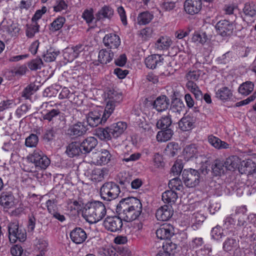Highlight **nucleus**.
<instances>
[{"mask_svg":"<svg viewBox=\"0 0 256 256\" xmlns=\"http://www.w3.org/2000/svg\"><path fill=\"white\" fill-rule=\"evenodd\" d=\"M142 206L140 200L134 197L122 199L116 208L117 214L127 222L138 218L142 212Z\"/></svg>","mask_w":256,"mask_h":256,"instance_id":"f257e3e1","label":"nucleus"},{"mask_svg":"<svg viewBox=\"0 0 256 256\" xmlns=\"http://www.w3.org/2000/svg\"><path fill=\"white\" fill-rule=\"evenodd\" d=\"M108 93V100L104 111L94 110L90 112L86 116V122L91 127H96L104 124L113 112L118 102V96L114 93Z\"/></svg>","mask_w":256,"mask_h":256,"instance_id":"f03ea898","label":"nucleus"},{"mask_svg":"<svg viewBox=\"0 0 256 256\" xmlns=\"http://www.w3.org/2000/svg\"><path fill=\"white\" fill-rule=\"evenodd\" d=\"M28 164L24 166V170L36 172L46 170L50 163V160L40 150H36L27 156Z\"/></svg>","mask_w":256,"mask_h":256,"instance_id":"7ed1b4c3","label":"nucleus"},{"mask_svg":"<svg viewBox=\"0 0 256 256\" xmlns=\"http://www.w3.org/2000/svg\"><path fill=\"white\" fill-rule=\"evenodd\" d=\"M84 216L90 223H96L106 215V210L104 204L100 201H94L86 204Z\"/></svg>","mask_w":256,"mask_h":256,"instance_id":"20e7f679","label":"nucleus"},{"mask_svg":"<svg viewBox=\"0 0 256 256\" xmlns=\"http://www.w3.org/2000/svg\"><path fill=\"white\" fill-rule=\"evenodd\" d=\"M120 192L119 186L112 182H105L100 189L101 198L104 200L108 201L117 198Z\"/></svg>","mask_w":256,"mask_h":256,"instance_id":"39448f33","label":"nucleus"},{"mask_svg":"<svg viewBox=\"0 0 256 256\" xmlns=\"http://www.w3.org/2000/svg\"><path fill=\"white\" fill-rule=\"evenodd\" d=\"M9 240L11 242L14 243L18 240L24 242L26 240V234L24 229L20 228L17 222H11L8 226Z\"/></svg>","mask_w":256,"mask_h":256,"instance_id":"423d86ee","label":"nucleus"},{"mask_svg":"<svg viewBox=\"0 0 256 256\" xmlns=\"http://www.w3.org/2000/svg\"><path fill=\"white\" fill-rule=\"evenodd\" d=\"M200 174L196 170L184 169L182 173V179L184 184L188 188H193L198 184Z\"/></svg>","mask_w":256,"mask_h":256,"instance_id":"0eeeda50","label":"nucleus"},{"mask_svg":"<svg viewBox=\"0 0 256 256\" xmlns=\"http://www.w3.org/2000/svg\"><path fill=\"white\" fill-rule=\"evenodd\" d=\"M122 218L120 216H107L104 221L105 228L112 232L120 230L122 226Z\"/></svg>","mask_w":256,"mask_h":256,"instance_id":"6e6552de","label":"nucleus"},{"mask_svg":"<svg viewBox=\"0 0 256 256\" xmlns=\"http://www.w3.org/2000/svg\"><path fill=\"white\" fill-rule=\"evenodd\" d=\"M215 28L218 33L224 37L230 36L234 30V26L232 22L226 20L218 21Z\"/></svg>","mask_w":256,"mask_h":256,"instance_id":"1a4fd4ad","label":"nucleus"},{"mask_svg":"<svg viewBox=\"0 0 256 256\" xmlns=\"http://www.w3.org/2000/svg\"><path fill=\"white\" fill-rule=\"evenodd\" d=\"M42 118L50 122L52 126H57L61 122V112L58 108L46 110L45 114H42Z\"/></svg>","mask_w":256,"mask_h":256,"instance_id":"9d476101","label":"nucleus"},{"mask_svg":"<svg viewBox=\"0 0 256 256\" xmlns=\"http://www.w3.org/2000/svg\"><path fill=\"white\" fill-rule=\"evenodd\" d=\"M184 155L185 159L188 160L192 158H197L198 156L204 157L207 159L210 158V154L208 153L202 154L200 152L195 144H190L186 146L184 150Z\"/></svg>","mask_w":256,"mask_h":256,"instance_id":"9b49d317","label":"nucleus"},{"mask_svg":"<svg viewBox=\"0 0 256 256\" xmlns=\"http://www.w3.org/2000/svg\"><path fill=\"white\" fill-rule=\"evenodd\" d=\"M156 233V236L160 240H169L174 234V228L170 224H164L160 226Z\"/></svg>","mask_w":256,"mask_h":256,"instance_id":"f8f14e48","label":"nucleus"},{"mask_svg":"<svg viewBox=\"0 0 256 256\" xmlns=\"http://www.w3.org/2000/svg\"><path fill=\"white\" fill-rule=\"evenodd\" d=\"M202 8L201 0H186L184 3V8L186 13L193 15L198 14Z\"/></svg>","mask_w":256,"mask_h":256,"instance_id":"ddd939ff","label":"nucleus"},{"mask_svg":"<svg viewBox=\"0 0 256 256\" xmlns=\"http://www.w3.org/2000/svg\"><path fill=\"white\" fill-rule=\"evenodd\" d=\"M185 108L183 102L179 98H175L172 100V104L168 114L170 116H175L179 118L180 114Z\"/></svg>","mask_w":256,"mask_h":256,"instance_id":"4468645a","label":"nucleus"},{"mask_svg":"<svg viewBox=\"0 0 256 256\" xmlns=\"http://www.w3.org/2000/svg\"><path fill=\"white\" fill-rule=\"evenodd\" d=\"M103 43L104 46L108 48H117L120 44V39L119 36L115 34H108L104 36Z\"/></svg>","mask_w":256,"mask_h":256,"instance_id":"2eb2a0df","label":"nucleus"},{"mask_svg":"<svg viewBox=\"0 0 256 256\" xmlns=\"http://www.w3.org/2000/svg\"><path fill=\"white\" fill-rule=\"evenodd\" d=\"M87 131L84 123L78 122L70 126L68 130V134L74 138L84 135Z\"/></svg>","mask_w":256,"mask_h":256,"instance_id":"dca6fc26","label":"nucleus"},{"mask_svg":"<svg viewBox=\"0 0 256 256\" xmlns=\"http://www.w3.org/2000/svg\"><path fill=\"white\" fill-rule=\"evenodd\" d=\"M173 214L172 208L170 206L164 205L158 208L156 213L158 220L166 221L168 220Z\"/></svg>","mask_w":256,"mask_h":256,"instance_id":"f3484780","label":"nucleus"},{"mask_svg":"<svg viewBox=\"0 0 256 256\" xmlns=\"http://www.w3.org/2000/svg\"><path fill=\"white\" fill-rule=\"evenodd\" d=\"M71 240L76 244L84 242L87 238L86 232L81 228H76L70 233Z\"/></svg>","mask_w":256,"mask_h":256,"instance_id":"a211bd4d","label":"nucleus"},{"mask_svg":"<svg viewBox=\"0 0 256 256\" xmlns=\"http://www.w3.org/2000/svg\"><path fill=\"white\" fill-rule=\"evenodd\" d=\"M126 128L127 124L124 122H119L113 124L109 127V132L111 134L112 138H116L120 136Z\"/></svg>","mask_w":256,"mask_h":256,"instance_id":"6ab92c4d","label":"nucleus"},{"mask_svg":"<svg viewBox=\"0 0 256 256\" xmlns=\"http://www.w3.org/2000/svg\"><path fill=\"white\" fill-rule=\"evenodd\" d=\"M196 118L190 114L184 116L178 122L180 128L182 131H188L194 127Z\"/></svg>","mask_w":256,"mask_h":256,"instance_id":"aec40b11","label":"nucleus"},{"mask_svg":"<svg viewBox=\"0 0 256 256\" xmlns=\"http://www.w3.org/2000/svg\"><path fill=\"white\" fill-rule=\"evenodd\" d=\"M153 107L158 112H162L168 108L170 106V100L168 98L162 95L158 96L153 102Z\"/></svg>","mask_w":256,"mask_h":256,"instance_id":"412c9836","label":"nucleus"},{"mask_svg":"<svg viewBox=\"0 0 256 256\" xmlns=\"http://www.w3.org/2000/svg\"><path fill=\"white\" fill-rule=\"evenodd\" d=\"M84 49V45L78 44L75 46L68 48L65 50L64 56L65 58H68L69 60H72L76 58L79 54Z\"/></svg>","mask_w":256,"mask_h":256,"instance_id":"4be33fe9","label":"nucleus"},{"mask_svg":"<svg viewBox=\"0 0 256 256\" xmlns=\"http://www.w3.org/2000/svg\"><path fill=\"white\" fill-rule=\"evenodd\" d=\"M0 204L4 208H10L14 204V197L12 192H3L0 195Z\"/></svg>","mask_w":256,"mask_h":256,"instance_id":"5701e85b","label":"nucleus"},{"mask_svg":"<svg viewBox=\"0 0 256 256\" xmlns=\"http://www.w3.org/2000/svg\"><path fill=\"white\" fill-rule=\"evenodd\" d=\"M84 154L90 153L97 145L98 140L93 136L88 137L80 143Z\"/></svg>","mask_w":256,"mask_h":256,"instance_id":"b1692460","label":"nucleus"},{"mask_svg":"<svg viewBox=\"0 0 256 256\" xmlns=\"http://www.w3.org/2000/svg\"><path fill=\"white\" fill-rule=\"evenodd\" d=\"M66 152L70 158L84 154L80 144L77 142H73L68 144L66 146Z\"/></svg>","mask_w":256,"mask_h":256,"instance_id":"393cba45","label":"nucleus"},{"mask_svg":"<svg viewBox=\"0 0 256 256\" xmlns=\"http://www.w3.org/2000/svg\"><path fill=\"white\" fill-rule=\"evenodd\" d=\"M0 29L6 31L12 36H16L18 33L20 28L16 23H14L12 21L6 22V24L4 21L2 22L0 24Z\"/></svg>","mask_w":256,"mask_h":256,"instance_id":"a878e982","label":"nucleus"},{"mask_svg":"<svg viewBox=\"0 0 256 256\" xmlns=\"http://www.w3.org/2000/svg\"><path fill=\"white\" fill-rule=\"evenodd\" d=\"M208 141L212 146L217 150L227 149L230 147L228 144L222 141L220 138L212 134L208 136Z\"/></svg>","mask_w":256,"mask_h":256,"instance_id":"bb28decb","label":"nucleus"},{"mask_svg":"<svg viewBox=\"0 0 256 256\" xmlns=\"http://www.w3.org/2000/svg\"><path fill=\"white\" fill-rule=\"evenodd\" d=\"M129 147L128 146H126L125 147V149L123 150V153L122 154V162H134L138 160L141 157V154L140 152H132L131 149L130 150Z\"/></svg>","mask_w":256,"mask_h":256,"instance_id":"cd10ccee","label":"nucleus"},{"mask_svg":"<svg viewBox=\"0 0 256 256\" xmlns=\"http://www.w3.org/2000/svg\"><path fill=\"white\" fill-rule=\"evenodd\" d=\"M163 58L158 54L149 56L145 59V64L147 68L154 69L157 66H160L162 62Z\"/></svg>","mask_w":256,"mask_h":256,"instance_id":"c85d7f7f","label":"nucleus"},{"mask_svg":"<svg viewBox=\"0 0 256 256\" xmlns=\"http://www.w3.org/2000/svg\"><path fill=\"white\" fill-rule=\"evenodd\" d=\"M114 52L110 50L102 49L98 53V60L102 64H107L114 58Z\"/></svg>","mask_w":256,"mask_h":256,"instance_id":"c756f323","label":"nucleus"},{"mask_svg":"<svg viewBox=\"0 0 256 256\" xmlns=\"http://www.w3.org/2000/svg\"><path fill=\"white\" fill-rule=\"evenodd\" d=\"M162 196L163 202L170 206L176 202L178 198L177 193L171 190L163 192Z\"/></svg>","mask_w":256,"mask_h":256,"instance_id":"7c9ffc66","label":"nucleus"},{"mask_svg":"<svg viewBox=\"0 0 256 256\" xmlns=\"http://www.w3.org/2000/svg\"><path fill=\"white\" fill-rule=\"evenodd\" d=\"M108 174V171L106 168H96L92 170L90 178L92 181L99 182L102 181L106 175Z\"/></svg>","mask_w":256,"mask_h":256,"instance_id":"2f4dec72","label":"nucleus"},{"mask_svg":"<svg viewBox=\"0 0 256 256\" xmlns=\"http://www.w3.org/2000/svg\"><path fill=\"white\" fill-rule=\"evenodd\" d=\"M114 14L113 9L109 6H104L96 14L97 20L104 18H110Z\"/></svg>","mask_w":256,"mask_h":256,"instance_id":"473e14b6","label":"nucleus"},{"mask_svg":"<svg viewBox=\"0 0 256 256\" xmlns=\"http://www.w3.org/2000/svg\"><path fill=\"white\" fill-rule=\"evenodd\" d=\"M216 96L220 100H226L232 98V93L228 88L224 86L218 90L216 93Z\"/></svg>","mask_w":256,"mask_h":256,"instance_id":"72a5a7b5","label":"nucleus"},{"mask_svg":"<svg viewBox=\"0 0 256 256\" xmlns=\"http://www.w3.org/2000/svg\"><path fill=\"white\" fill-rule=\"evenodd\" d=\"M38 90V86L34 83H30L27 86L22 92V97L25 100L30 99L34 92Z\"/></svg>","mask_w":256,"mask_h":256,"instance_id":"f704fd0d","label":"nucleus"},{"mask_svg":"<svg viewBox=\"0 0 256 256\" xmlns=\"http://www.w3.org/2000/svg\"><path fill=\"white\" fill-rule=\"evenodd\" d=\"M238 242L234 238H228L222 244V249L226 252H230L237 248Z\"/></svg>","mask_w":256,"mask_h":256,"instance_id":"c9c22d12","label":"nucleus"},{"mask_svg":"<svg viewBox=\"0 0 256 256\" xmlns=\"http://www.w3.org/2000/svg\"><path fill=\"white\" fill-rule=\"evenodd\" d=\"M222 160H216L212 166V172L215 176H219L224 174L225 171Z\"/></svg>","mask_w":256,"mask_h":256,"instance_id":"e433bc0d","label":"nucleus"},{"mask_svg":"<svg viewBox=\"0 0 256 256\" xmlns=\"http://www.w3.org/2000/svg\"><path fill=\"white\" fill-rule=\"evenodd\" d=\"M172 117L169 114L168 116L162 117L156 122V128L162 130L168 128L172 122Z\"/></svg>","mask_w":256,"mask_h":256,"instance_id":"4c0bfd02","label":"nucleus"},{"mask_svg":"<svg viewBox=\"0 0 256 256\" xmlns=\"http://www.w3.org/2000/svg\"><path fill=\"white\" fill-rule=\"evenodd\" d=\"M173 134V131L170 128H166L158 132L156 139L158 142H166L171 138Z\"/></svg>","mask_w":256,"mask_h":256,"instance_id":"58836bf2","label":"nucleus"},{"mask_svg":"<svg viewBox=\"0 0 256 256\" xmlns=\"http://www.w3.org/2000/svg\"><path fill=\"white\" fill-rule=\"evenodd\" d=\"M172 40L168 36H161L156 41V47L159 50H167L172 44Z\"/></svg>","mask_w":256,"mask_h":256,"instance_id":"ea45409f","label":"nucleus"},{"mask_svg":"<svg viewBox=\"0 0 256 256\" xmlns=\"http://www.w3.org/2000/svg\"><path fill=\"white\" fill-rule=\"evenodd\" d=\"M153 14L148 12L140 13L137 18L138 22L140 25H144L148 24L152 20Z\"/></svg>","mask_w":256,"mask_h":256,"instance_id":"a19ab883","label":"nucleus"},{"mask_svg":"<svg viewBox=\"0 0 256 256\" xmlns=\"http://www.w3.org/2000/svg\"><path fill=\"white\" fill-rule=\"evenodd\" d=\"M254 84L251 82H246L242 84L238 88V92L242 95H248L254 90Z\"/></svg>","mask_w":256,"mask_h":256,"instance_id":"79ce46f5","label":"nucleus"},{"mask_svg":"<svg viewBox=\"0 0 256 256\" xmlns=\"http://www.w3.org/2000/svg\"><path fill=\"white\" fill-rule=\"evenodd\" d=\"M119 184L122 188L127 189L130 186L131 178L126 172L120 173L118 174Z\"/></svg>","mask_w":256,"mask_h":256,"instance_id":"37998d69","label":"nucleus"},{"mask_svg":"<svg viewBox=\"0 0 256 256\" xmlns=\"http://www.w3.org/2000/svg\"><path fill=\"white\" fill-rule=\"evenodd\" d=\"M66 22V19L63 16H58L50 24V30L56 32L60 30Z\"/></svg>","mask_w":256,"mask_h":256,"instance_id":"c03bdc74","label":"nucleus"},{"mask_svg":"<svg viewBox=\"0 0 256 256\" xmlns=\"http://www.w3.org/2000/svg\"><path fill=\"white\" fill-rule=\"evenodd\" d=\"M168 187L174 191L177 190L182 192L184 188L182 182L178 178H175L170 180L168 182Z\"/></svg>","mask_w":256,"mask_h":256,"instance_id":"a18cd8bd","label":"nucleus"},{"mask_svg":"<svg viewBox=\"0 0 256 256\" xmlns=\"http://www.w3.org/2000/svg\"><path fill=\"white\" fill-rule=\"evenodd\" d=\"M26 36L29 38L34 36L36 33L39 31L40 26L37 22H32L30 25H26Z\"/></svg>","mask_w":256,"mask_h":256,"instance_id":"49530a36","label":"nucleus"},{"mask_svg":"<svg viewBox=\"0 0 256 256\" xmlns=\"http://www.w3.org/2000/svg\"><path fill=\"white\" fill-rule=\"evenodd\" d=\"M56 126H52V128L46 130L44 134V139L46 141L50 142L54 140L56 132Z\"/></svg>","mask_w":256,"mask_h":256,"instance_id":"de8ad7c7","label":"nucleus"},{"mask_svg":"<svg viewBox=\"0 0 256 256\" xmlns=\"http://www.w3.org/2000/svg\"><path fill=\"white\" fill-rule=\"evenodd\" d=\"M256 7L254 2H246L243 8V12L245 15L252 17L256 14Z\"/></svg>","mask_w":256,"mask_h":256,"instance_id":"09e8293b","label":"nucleus"},{"mask_svg":"<svg viewBox=\"0 0 256 256\" xmlns=\"http://www.w3.org/2000/svg\"><path fill=\"white\" fill-rule=\"evenodd\" d=\"M111 158L110 152L106 150H103L98 156V162L100 164H107L110 160Z\"/></svg>","mask_w":256,"mask_h":256,"instance_id":"8fccbe9b","label":"nucleus"},{"mask_svg":"<svg viewBox=\"0 0 256 256\" xmlns=\"http://www.w3.org/2000/svg\"><path fill=\"white\" fill-rule=\"evenodd\" d=\"M96 134L102 140H110L112 138L109 132V127L106 128H98L96 130Z\"/></svg>","mask_w":256,"mask_h":256,"instance_id":"3c124183","label":"nucleus"},{"mask_svg":"<svg viewBox=\"0 0 256 256\" xmlns=\"http://www.w3.org/2000/svg\"><path fill=\"white\" fill-rule=\"evenodd\" d=\"M177 246L174 243L168 240L163 243L162 251L170 254V256L174 255Z\"/></svg>","mask_w":256,"mask_h":256,"instance_id":"603ef678","label":"nucleus"},{"mask_svg":"<svg viewBox=\"0 0 256 256\" xmlns=\"http://www.w3.org/2000/svg\"><path fill=\"white\" fill-rule=\"evenodd\" d=\"M160 7L164 12H171L176 8V4L170 0H165L160 4Z\"/></svg>","mask_w":256,"mask_h":256,"instance_id":"864d4df0","label":"nucleus"},{"mask_svg":"<svg viewBox=\"0 0 256 256\" xmlns=\"http://www.w3.org/2000/svg\"><path fill=\"white\" fill-rule=\"evenodd\" d=\"M38 138L36 134H32L26 138L25 145L26 147L34 148L38 142Z\"/></svg>","mask_w":256,"mask_h":256,"instance_id":"5fc2aeb1","label":"nucleus"},{"mask_svg":"<svg viewBox=\"0 0 256 256\" xmlns=\"http://www.w3.org/2000/svg\"><path fill=\"white\" fill-rule=\"evenodd\" d=\"M59 54V52H56L52 48H50L47 50L46 52L43 55L44 60L46 62H53Z\"/></svg>","mask_w":256,"mask_h":256,"instance_id":"6e6d98bb","label":"nucleus"},{"mask_svg":"<svg viewBox=\"0 0 256 256\" xmlns=\"http://www.w3.org/2000/svg\"><path fill=\"white\" fill-rule=\"evenodd\" d=\"M98 256H118L116 250L112 248H100Z\"/></svg>","mask_w":256,"mask_h":256,"instance_id":"4d7b16f0","label":"nucleus"},{"mask_svg":"<svg viewBox=\"0 0 256 256\" xmlns=\"http://www.w3.org/2000/svg\"><path fill=\"white\" fill-rule=\"evenodd\" d=\"M211 236L215 240H219L224 236L222 229L219 225L213 228L211 230Z\"/></svg>","mask_w":256,"mask_h":256,"instance_id":"13d9d810","label":"nucleus"},{"mask_svg":"<svg viewBox=\"0 0 256 256\" xmlns=\"http://www.w3.org/2000/svg\"><path fill=\"white\" fill-rule=\"evenodd\" d=\"M42 65L43 62L40 58L34 59L28 64V66L32 70L40 69Z\"/></svg>","mask_w":256,"mask_h":256,"instance_id":"bf43d9fd","label":"nucleus"},{"mask_svg":"<svg viewBox=\"0 0 256 256\" xmlns=\"http://www.w3.org/2000/svg\"><path fill=\"white\" fill-rule=\"evenodd\" d=\"M202 71L199 70H190L186 74V78L188 80L192 82L196 81L198 80L202 74Z\"/></svg>","mask_w":256,"mask_h":256,"instance_id":"052dcab7","label":"nucleus"},{"mask_svg":"<svg viewBox=\"0 0 256 256\" xmlns=\"http://www.w3.org/2000/svg\"><path fill=\"white\" fill-rule=\"evenodd\" d=\"M82 18L86 20L87 24L92 23L94 18L93 9H86L82 14Z\"/></svg>","mask_w":256,"mask_h":256,"instance_id":"680f3d73","label":"nucleus"},{"mask_svg":"<svg viewBox=\"0 0 256 256\" xmlns=\"http://www.w3.org/2000/svg\"><path fill=\"white\" fill-rule=\"evenodd\" d=\"M183 164L181 160H176L171 168V172L174 176H178L182 172Z\"/></svg>","mask_w":256,"mask_h":256,"instance_id":"e2e57ef3","label":"nucleus"},{"mask_svg":"<svg viewBox=\"0 0 256 256\" xmlns=\"http://www.w3.org/2000/svg\"><path fill=\"white\" fill-rule=\"evenodd\" d=\"M68 4L64 0H56V4L54 6V10L56 12H60L68 9Z\"/></svg>","mask_w":256,"mask_h":256,"instance_id":"0e129e2a","label":"nucleus"},{"mask_svg":"<svg viewBox=\"0 0 256 256\" xmlns=\"http://www.w3.org/2000/svg\"><path fill=\"white\" fill-rule=\"evenodd\" d=\"M179 148L178 144L174 142H172L168 144L166 150L169 152V154L171 156H174L177 153Z\"/></svg>","mask_w":256,"mask_h":256,"instance_id":"69168bd1","label":"nucleus"},{"mask_svg":"<svg viewBox=\"0 0 256 256\" xmlns=\"http://www.w3.org/2000/svg\"><path fill=\"white\" fill-rule=\"evenodd\" d=\"M234 158H228L225 161L222 160L224 166L225 170H232L236 166V163L233 160Z\"/></svg>","mask_w":256,"mask_h":256,"instance_id":"338daca9","label":"nucleus"},{"mask_svg":"<svg viewBox=\"0 0 256 256\" xmlns=\"http://www.w3.org/2000/svg\"><path fill=\"white\" fill-rule=\"evenodd\" d=\"M192 219L194 223L200 224L204 222L206 216L200 212H197L192 214Z\"/></svg>","mask_w":256,"mask_h":256,"instance_id":"774afa93","label":"nucleus"}]
</instances>
